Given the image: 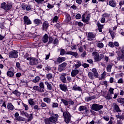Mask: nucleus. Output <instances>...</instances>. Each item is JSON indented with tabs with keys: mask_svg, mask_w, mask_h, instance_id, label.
Masks as SVG:
<instances>
[{
	"mask_svg": "<svg viewBox=\"0 0 124 124\" xmlns=\"http://www.w3.org/2000/svg\"><path fill=\"white\" fill-rule=\"evenodd\" d=\"M49 114L51 117H49V121L50 123L52 124H57L58 119H59V115L58 114H55L53 111H50Z\"/></svg>",
	"mask_w": 124,
	"mask_h": 124,
	"instance_id": "obj_1",
	"label": "nucleus"
},
{
	"mask_svg": "<svg viewBox=\"0 0 124 124\" xmlns=\"http://www.w3.org/2000/svg\"><path fill=\"white\" fill-rule=\"evenodd\" d=\"M71 55V56H74V57H77L78 56V53L76 52H72V51H68L66 52L65 50L63 49H61L60 50V55L61 56H63L64 55Z\"/></svg>",
	"mask_w": 124,
	"mask_h": 124,
	"instance_id": "obj_2",
	"label": "nucleus"
},
{
	"mask_svg": "<svg viewBox=\"0 0 124 124\" xmlns=\"http://www.w3.org/2000/svg\"><path fill=\"white\" fill-rule=\"evenodd\" d=\"M91 109L93 111H95V112H97V111L103 109V106L98 104H93L91 107Z\"/></svg>",
	"mask_w": 124,
	"mask_h": 124,
	"instance_id": "obj_3",
	"label": "nucleus"
},
{
	"mask_svg": "<svg viewBox=\"0 0 124 124\" xmlns=\"http://www.w3.org/2000/svg\"><path fill=\"white\" fill-rule=\"evenodd\" d=\"M1 7L5 10V11L8 12L12 8V5L10 3L6 4V3L4 2L1 4Z\"/></svg>",
	"mask_w": 124,
	"mask_h": 124,
	"instance_id": "obj_4",
	"label": "nucleus"
},
{
	"mask_svg": "<svg viewBox=\"0 0 124 124\" xmlns=\"http://www.w3.org/2000/svg\"><path fill=\"white\" fill-rule=\"evenodd\" d=\"M20 115L21 116H25L26 118H28V122H30V121H31L32 119H33V117H32V114H29L28 112H25L24 110L20 111Z\"/></svg>",
	"mask_w": 124,
	"mask_h": 124,
	"instance_id": "obj_5",
	"label": "nucleus"
},
{
	"mask_svg": "<svg viewBox=\"0 0 124 124\" xmlns=\"http://www.w3.org/2000/svg\"><path fill=\"white\" fill-rule=\"evenodd\" d=\"M63 116L64 118L65 122L66 124H69L70 123V114L69 112L65 111L63 112Z\"/></svg>",
	"mask_w": 124,
	"mask_h": 124,
	"instance_id": "obj_6",
	"label": "nucleus"
},
{
	"mask_svg": "<svg viewBox=\"0 0 124 124\" xmlns=\"http://www.w3.org/2000/svg\"><path fill=\"white\" fill-rule=\"evenodd\" d=\"M61 101L62 102L64 105H65V106H68V105H73L74 104V102L73 101L72 99L70 98H69L68 100L62 99Z\"/></svg>",
	"mask_w": 124,
	"mask_h": 124,
	"instance_id": "obj_7",
	"label": "nucleus"
},
{
	"mask_svg": "<svg viewBox=\"0 0 124 124\" xmlns=\"http://www.w3.org/2000/svg\"><path fill=\"white\" fill-rule=\"evenodd\" d=\"M29 64L30 65H36L38 64V62H39V61H38V59L31 57L29 59Z\"/></svg>",
	"mask_w": 124,
	"mask_h": 124,
	"instance_id": "obj_8",
	"label": "nucleus"
},
{
	"mask_svg": "<svg viewBox=\"0 0 124 124\" xmlns=\"http://www.w3.org/2000/svg\"><path fill=\"white\" fill-rule=\"evenodd\" d=\"M67 66V63L65 62L62 63L58 66V71H59V72H62V71H63V70H65V68H66Z\"/></svg>",
	"mask_w": 124,
	"mask_h": 124,
	"instance_id": "obj_9",
	"label": "nucleus"
},
{
	"mask_svg": "<svg viewBox=\"0 0 124 124\" xmlns=\"http://www.w3.org/2000/svg\"><path fill=\"white\" fill-rule=\"evenodd\" d=\"M9 58H13L14 59H16L18 58V51L16 50H13L10 52L9 55Z\"/></svg>",
	"mask_w": 124,
	"mask_h": 124,
	"instance_id": "obj_10",
	"label": "nucleus"
},
{
	"mask_svg": "<svg viewBox=\"0 0 124 124\" xmlns=\"http://www.w3.org/2000/svg\"><path fill=\"white\" fill-rule=\"evenodd\" d=\"M95 34L92 32H89L88 34L87 40L89 41H93V40H95Z\"/></svg>",
	"mask_w": 124,
	"mask_h": 124,
	"instance_id": "obj_11",
	"label": "nucleus"
},
{
	"mask_svg": "<svg viewBox=\"0 0 124 124\" xmlns=\"http://www.w3.org/2000/svg\"><path fill=\"white\" fill-rule=\"evenodd\" d=\"M78 111L80 112H83L84 114H86V113H88L89 109H88V108L86 106H80L78 108Z\"/></svg>",
	"mask_w": 124,
	"mask_h": 124,
	"instance_id": "obj_12",
	"label": "nucleus"
},
{
	"mask_svg": "<svg viewBox=\"0 0 124 124\" xmlns=\"http://www.w3.org/2000/svg\"><path fill=\"white\" fill-rule=\"evenodd\" d=\"M112 108H113V110L117 113H120V112H122V110H121L120 109V107L116 103H114L112 104Z\"/></svg>",
	"mask_w": 124,
	"mask_h": 124,
	"instance_id": "obj_13",
	"label": "nucleus"
},
{
	"mask_svg": "<svg viewBox=\"0 0 124 124\" xmlns=\"http://www.w3.org/2000/svg\"><path fill=\"white\" fill-rule=\"evenodd\" d=\"M92 55L93 56L95 62H100L101 59L99 58V53L98 52L96 51L93 52Z\"/></svg>",
	"mask_w": 124,
	"mask_h": 124,
	"instance_id": "obj_14",
	"label": "nucleus"
},
{
	"mask_svg": "<svg viewBox=\"0 0 124 124\" xmlns=\"http://www.w3.org/2000/svg\"><path fill=\"white\" fill-rule=\"evenodd\" d=\"M23 21L24 24H26V25H31L32 24L31 20L29 18V16H24Z\"/></svg>",
	"mask_w": 124,
	"mask_h": 124,
	"instance_id": "obj_15",
	"label": "nucleus"
},
{
	"mask_svg": "<svg viewBox=\"0 0 124 124\" xmlns=\"http://www.w3.org/2000/svg\"><path fill=\"white\" fill-rule=\"evenodd\" d=\"M49 27V23L48 21H44L42 25V30L43 31H46L48 30V28Z\"/></svg>",
	"mask_w": 124,
	"mask_h": 124,
	"instance_id": "obj_16",
	"label": "nucleus"
},
{
	"mask_svg": "<svg viewBox=\"0 0 124 124\" xmlns=\"http://www.w3.org/2000/svg\"><path fill=\"white\" fill-rule=\"evenodd\" d=\"M82 21L84 23H88L89 21H90V18H91V16L89 15H85V14H83L82 16Z\"/></svg>",
	"mask_w": 124,
	"mask_h": 124,
	"instance_id": "obj_17",
	"label": "nucleus"
},
{
	"mask_svg": "<svg viewBox=\"0 0 124 124\" xmlns=\"http://www.w3.org/2000/svg\"><path fill=\"white\" fill-rule=\"evenodd\" d=\"M33 24L35 25V26H41L42 24V21L41 20L38 19V18H36L33 20Z\"/></svg>",
	"mask_w": 124,
	"mask_h": 124,
	"instance_id": "obj_18",
	"label": "nucleus"
},
{
	"mask_svg": "<svg viewBox=\"0 0 124 124\" xmlns=\"http://www.w3.org/2000/svg\"><path fill=\"white\" fill-rule=\"evenodd\" d=\"M39 87L40 89V90H38V92L40 93H44V92H45V86L43 82H41L39 83Z\"/></svg>",
	"mask_w": 124,
	"mask_h": 124,
	"instance_id": "obj_19",
	"label": "nucleus"
},
{
	"mask_svg": "<svg viewBox=\"0 0 124 124\" xmlns=\"http://www.w3.org/2000/svg\"><path fill=\"white\" fill-rule=\"evenodd\" d=\"M60 90L62 91V92H67V86L65 84H60L59 85Z\"/></svg>",
	"mask_w": 124,
	"mask_h": 124,
	"instance_id": "obj_20",
	"label": "nucleus"
},
{
	"mask_svg": "<svg viewBox=\"0 0 124 124\" xmlns=\"http://www.w3.org/2000/svg\"><path fill=\"white\" fill-rule=\"evenodd\" d=\"M78 73H79L78 70H77L76 69L72 71L71 75L72 77H75V76H76V75H77Z\"/></svg>",
	"mask_w": 124,
	"mask_h": 124,
	"instance_id": "obj_21",
	"label": "nucleus"
},
{
	"mask_svg": "<svg viewBox=\"0 0 124 124\" xmlns=\"http://www.w3.org/2000/svg\"><path fill=\"white\" fill-rule=\"evenodd\" d=\"M114 65V63H110L107 65V71L108 72H111V70Z\"/></svg>",
	"mask_w": 124,
	"mask_h": 124,
	"instance_id": "obj_22",
	"label": "nucleus"
},
{
	"mask_svg": "<svg viewBox=\"0 0 124 124\" xmlns=\"http://www.w3.org/2000/svg\"><path fill=\"white\" fill-rule=\"evenodd\" d=\"M82 65V62H81L80 61L78 60L76 61V63L75 65V69H77L78 68H79L80 66Z\"/></svg>",
	"mask_w": 124,
	"mask_h": 124,
	"instance_id": "obj_23",
	"label": "nucleus"
},
{
	"mask_svg": "<svg viewBox=\"0 0 124 124\" xmlns=\"http://www.w3.org/2000/svg\"><path fill=\"white\" fill-rule=\"evenodd\" d=\"M66 18L65 19V23H69L70 22V20H71V17L70 16V15L68 14H65Z\"/></svg>",
	"mask_w": 124,
	"mask_h": 124,
	"instance_id": "obj_24",
	"label": "nucleus"
},
{
	"mask_svg": "<svg viewBox=\"0 0 124 124\" xmlns=\"http://www.w3.org/2000/svg\"><path fill=\"white\" fill-rule=\"evenodd\" d=\"M92 72H93V73L94 74V77L95 78H98V76H99L98 72H97V70H96V69L93 68L92 69Z\"/></svg>",
	"mask_w": 124,
	"mask_h": 124,
	"instance_id": "obj_25",
	"label": "nucleus"
},
{
	"mask_svg": "<svg viewBox=\"0 0 124 124\" xmlns=\"http://www.w3.org/2000/svg\"><path fill=\"white\" fill-rule=\"evenodd\" d=\"M7 109L9 110H14L15 109V107L11 103H8L7 104Z\"/></svg>",
	"mask_w": 124,
	"mask_h": 124,
	"instance_id": "obj_26",
	"label": "nucleus"
},
{
	"mask_svg": "<svg viewBox=\"0 0 124 124\" xmlns=\"http://www.w3.org/2000/svg\"><path fill=\"white\" fill-rule=\"evenodd\" d=\"M48 39H49V37L48 36V34H46L43 37V42L44 43H46L48 42Z\"/></svg>",
	"mask_w": 124,
	"mask_h": 124,
	"instance_id": "obj_27",
	"label": "nucleus"
},
{
	"mask_svg": "<svg viewBox=\"0 0 124 124\" xmlns=\"http://www.w3.org/2000/svg\"><path fill=\"white\" fill-rule=\"evenodd\" d=\"M60 79L61 81H62V82L63 83V84H65V83H67V81H66V78H65V77H64V75H62L60 77Z\"/></svg>",
	"mask_w": 124,
	"mask_h": 124,
	"instance_id": "obj_28",
	"label": "nucleus"
},
{
	"mask_svg": "<svg viewBox=\"0 0 124 124\" xmlns=\"http://www.w3.org/2000/svg\"><path fill=\"white\" fill-rule=\"evenodd\" d=\"M45 85L47 86V90L51 91L53 89L52 87V85L49 83L48 81H46L45 82Z\"/></svg>",
	"mask_w": 124,
	"mask_h": 124,
	"instance_id": "obj_29",
	"label": "nucleus"
},
{
	"mask_svg": "<svg viewBox=\"0 0 124 124\" xmlns=\"http://www.w3.org/2000/svg\"><path fill=\"white\" fill-rule=\"evenodd\" d=\"M109 5L110 6H111L112 7H116L117 6V4H116V2H115L114 0H110L108 3Z\"/></svg>",
	"mask_w": 124,
	"mask_h": 124,
	"instance_id": "obj_30",
	"label": "nucleus"
},
{
	"mask_svg": "<svg viewBox=\"0 0 124 124\" xmlns=\"http://www.w3.org/2000/svg\"><path fill=\"white\" fill-rule=\"evenodd\" d=\"M28 103L31 106H33L35 105V102L33 101V99L32 98H30L28 100Z\"/></svg>",
	"mask_w": 124,
	"mask_h": 124,
	"instance_id": "obj_31",
	"label": "nucleus"
},
{
	"mask_svg": "<svg viewBox=\"0 0 124 124\" xmlns=\"http://www.w3.org/2000/svg\"><path fill=\"white\" fill-rule=\"evenodd\" d=\"M66 60V58L65 57H59L57 59V62H59L60 63L62 62H64Z\"/></svg>",
	"mask_w": 124,
	"mask_h": 124,
	"instance_id": "obj_32",
	"label": "nucleus"
},
{
	"mask_svg": "<svg viewBox=\"0 0 124 124\" xmlns=\"http://www.w3.org/2000/svg\"><path fill=\"white\" fill-rule=\"evenodd\" d=\"M97 27L98 29V31L100 32H102V29H103V25L100 24V23H97Z\"/></svg>",
	"mask_w": 124,
	"mask_h": 124,
	"instance_id": "obj_33",
	"label": "nucleus"
},
{
	"mask_svg": "<svg viewBox=\"0 0 124 124\" xmlns=\"http://www.w3.org/2000/svg\"><path fill=\"white\" fill-rule=\"evenodd\" d=\"M44 102H46L47 104H50L51 103V99L48 97H45L43 99Z\"/></svg>",
	"mask_w": 124,
	"mask_h": 124,
	"instance_id": "obj_34",
	"label": "nucleus"
},
{
	"mask_svg": "<svg viewBox=\"0 0 124 124\" xmlns=\"http://www.w3.org/2000/svg\"><path fill=\"white\" fill-rule=\"evenodd\" d=\"M94 98H95V96L88 97L85 98V101L88 102L89 101H91V100H93V99H94Z\"/></svg>",
	"mask_w": 124,
	"mask_h": 124,
	"instance_id": "obj_35",
	"label": "nucleus"
},
{
	"mask_svg": "<svg viewBox=\"0 0 124 124\" xmlns=\"http://www.w3.org/2000/svg\"><path fill=\"white\" fill-rule=\"evenodd\" d=\"M96 46L98 47V48H103L104 47V44H103L102 43H100V42L99 41L97 43Z\"/></svg>",
	"mask_w": 124,
	"mask_h": 124,
	"instance_id": "obj_36",
	"label": "nucleus"
},
{
	"mask_svg": "<svg viewBox=\"0 0 124 124\" xmlns=\"http://www.w3.org/2000/svg\"><path fill=\"white\" fill-rule=\"evenodd\" d=\"M16 121H17V122H24L25 121V118L19 116L18 117L15 118Z\"/></svg>",
	"mask_w": 124,
	"mask_h": 124,
	"instance_id": "obj_37",
	"label": "nucleus"
},
{
	"mask_svg": "<svg viewBox=\"0 0 124 124\" xmlns=\"http://www.w3.org/2000/svg\"><path fill=\"white\" fill-rule=\"evenodd\" d=\"M13 93L15 94V95H16V96L17 97H19V96L21 95V93L17 90H15V91L13 92Z\"/></svg>",
	"mask_w": 124,
	"mask_h": 124,
	"instance_id": "obj_38",
	"label": "nucleus"
},
{
	"mask_svg": "<svg viewBox=\"0 0 124 124\" xmlns=\"http://www.w3.org/2000/svg\"><path fill=\"white\" fill-rule=\"evenodd\" d=\"M7 75L9 76V77H13V76H14V73L11 71H9L7 72Z\"/></svg>",
	"mask_w": 124,
	"mask_h": 124,
	"instance_id": "obj_39",
	"label": "nucleus"
},
{
	"mask_svg": "<svg viewBox=\"0 0 124 124\" xmlns=\"http://www.w3.org/2000/svg\"><path fill=\"white\" fill-rule=\"evenodd\" d=\"M73 90L74 91H78V92H81V87L79 86H73Z\"/></svg>",
	"mask_w": 124,
	"mask_h": 124,
	"instance_id": "obj_40",
	"label": "nucleus"
},
{
	"mask_svg": "<svg viewBox=\"0 0 124 124\" xmlns=\"http://www.w3.org/2000/svg\"><path fill=\"white\" fill-rule=\"evenodd\" d=\"M24 60H27V61H29L31 59V57H30V55L28 53H26L23 56Z\"/></svg>",
	"mask_w": 124,
	"mask_h": 124,
	"instance_id": "obj_41",
	"label": "nucleus"
},
{
	"mask_svg": "<svg viewBox=\"0 0 124 124\" xmlns=\"http://www.w3.org/2000/svg\"><path fill=\"white\" fill-rule=\"evenodd\" d=\"M117 102L118 103H121V104H124V98H119L118 99H117Z\"/></svg>",
	"mask_w": 124,
	"mask_h": 124,
	"instance_id": "obj_42",
	"label": "nucleus"
},
{
	"mask_svg": "<svg viewBox=\"0 0 124 124\" xmlns=\"http://www.w3.org/2000/svg\"><path fill=\"white\" fill-rule=\"evenodd\" d=\"M40 80V78L39 76L36 77L34 79H33V82L34 83H38V82H39V80Z\"/></svg>",
	"mask_w": 124,
	"mask_h": 124,
	"instance_id": "obj_43",
	"label": "nucleus"
},
{
	"mask_svg": "<svg viewBox=\"0 0 124 124\" xmlns=\"http://www.w3.org/2000/svg\"><path fill=\"white\" fill-rule=\"evenodd\" d=\"M114 120L115 118H114L113 117H110L109 118V121H108V124H113L114 122L113 121H114Z\"/></svg>",
	"mask_w": 124,
	"mask_h": 124,
	"instance_id": "obj_44",
	"label": "nucleus"
},
{
	"mask_svg": "<svg viewBox=\"0 0 124 124\" xmlns=\"http://www.w3.org/2000/svg\"><path fill=\"white\" fill-rule=\"evenodd\" d=\"M54 42V38H53V37H49L48 38V43L47 44L49 45V44H53Z\"/></svg>",
	"mask_w": 124,
	"mask_h": 124,
	"instance_id": "obj_45",
	"label": "nucleus"
},
{
	"mask_svg": "<svg viewBox=\"0 0 124 124\" xmlns=\"http://www.w3.org/2000/svg\"><path fill=\"white\" fill-rule=\"evenodd\" d=\"M117 119H120V120H124V113H122L121 115H116Z\"/></svg>",
	"mask_w": 124,
	"mask_h": 124,
	"instance_id": "obj_46",
	"label": "nucleus"
},
{
	"mask_svg": "<svg viewBox=\"0 0 124 124\" xmlns=\"http://www.w3.org/2000/svg\"><path fill=\"white\" fill-rule=\"evenodd\" d=\"M88 77L91 80H93V74L92 72L88 73Z\"/></svg>",
	"mask_w": 124,
	"mask_h": 124,
	"instance_id": "obj_47",
	"label": "nucleus"
},
{
	"mask_svg": "<svg viewBox=\"0 0 124 124\" xmlns=\"http://www.w3.org/2000/svg\"><path fill=\"white\" fill-rule=\"evenodd\" d=\"M106 99L110 100L112 99V94H110V93H108L107 96H105Z\"/></svg>",
	"mask_w": 124,
	"mask_h": 124,
	"instance_id": "obj_48",
	"label": "nucleus"
},
{
	"mask_svg": "<svg viewBox=\"0 0 124 124\" xmlns=\"http://www.w3.org/2000/svg\"><path fill=\"white\" fill-rule=\"evenodd\" d=\"M109 32L110 33V35H111V36L112 39H114V38H115V36L116 35V33H115V32H114L113 31H109Z\"/></svg>",
	"mask_w": 124,
	"mask_h": 124,
	"instance_id": "obj_49",
	"label": "nucleus"
},
{
	"mask_svg": "<svg viewBox=\"0 0 124 124\" xmlns=\"http://www.w3.org/2000/svg\"><path fill=\"white\" fill-rule=\"evenodd\" d=\"M47 8H48V9H52V8H54V4L52 5L49 3H47Z\"/></svg>",
	"mask_w": 124,
	"mask_h": 124,
	"instance_id": "obj_50",
	"label": "nucleus"
},
{
	"mask_svg": "<svg viewBox=\"0 0 124 124\" xmlns=\"http://www.w3.org/2000/svg\"><path fill=\"white\" fill-rule=\"evenodd\" d=\"M22 105L24 107V109L25 111H28L29 110V106L27 104L22 103Z\"/></svg>",
	"mask_w": 124,
	"mask_h": 124,
	"instance_id": "obj_51",
	"label": "nucleus"
},
{
	"mask_svg": "<svg viewBox=\"0 0 124 124\" xmlns=\"http://www.w3.org/2000/svg\"><path fill=\"white\" fill-rule=\"evenodd\" d=\"M46 76L47 79H48V80H49V79H52V78H53V75H52V74L51 73L46 74Z\"/></svg>",
	"mask_w": 124,
	"mask_h": 124,
	"instance_id": "obj_52",
	"label": "nucleus"
},
{
	"mask_svg": "<svg viewBox=\"0 0 124 124\" xmlns=\"http://www.w3.org/2000/svg\"><path fill=\"white\" fill-rule=\"evenodd\" d=\"M58 19L59 17H58V16H55L52 20L53 23H57Z\"/></svg>",
	"mask_w": 124,
	"mask_h": 124,
	"instance_id": "obj_53",
	"label": "nucleus"
},
{
	"mask_svg": "<svg viewBox=\"0 0 124 124\" xmlns=\"http://www.w3.org/2000/svg\"><path fill=\"white\" fill-rule=\"evenodd\" d=\"M52 108H57V107H59V104L57 103H53L52 105Z\"/></svg>",
	"mask_w": 124,
	"mask_h": 124,
	"instance_id": "obj_54",
	"label": "nucleus"
},
{
	"mask_svg": "<svg viewBox=\"0 0 124 124\" xmlns=\"http://www.w3.org/2000/svg\"><path fill=\"white\" fill-rule=\"evenodd\" d=\"M53 44H54V45H58V44H59V40L57 38L54 39Z\"/></svg>",
	"mask_w": 124,
	"mask_h": 124,
	"instance_id": "obj_55",
	"label": "nucleus"
},
{
	"mask_svg": "<svg viewBox=\"0 0 124 124\" xmlns=\"http://www.w3.org/2000/svg\"><path fill=\"white\" fill-rule=\"evenodd\" d=\"M108 46L111 48H114L115 47V46L114 45V43L112 42H109L108 43Z\"/></svg>",
	"mask_w": 124,
	"mask_h": 124,
	"instance_id": "obj_56",
	"label": "nucleus"
},
{
	"mask_svg": "<svg viewBox=\"0 0 124 124\" xmlns=\"http://www.w3.org/2000/svg\"><path fill=\"white\" fill-rule=\"evenodd\" d=\"M105 76H106V72L104 71L101 75V79H104V78H105Z\"/></svg>",
	"mask_w": 124,
	"mask_h": 124,
	"instance_id": "obj_57",
	"label": "nucleus"
},
{
	"mask_svg": "<svg viewBox=\"0 0 124 124\" xmlns=\"http://www.w3.org/2000/svg\"><path fill=\"white\" fill-rule=\"evenodd\" d=\"M110 94H114V88H110L108 90Z\"/></svg>",
	"mask_w": 124,
	"mask_h": 124,
	"instance_id": "obj_58",
	"label": "nucleus"
},
{
	"mask_svg": "<svg viewBox=\"0 0 124 124\" xmlns=\"http://www.w3.org/2000/svg\"><path fill=\"white\" fill-rule=\"evenodd\" d=\"M33 90H34V91H39L40 90L39 87H38V86H34L32 87Z\"/></svg>",
	"mask_w": 124,
	"mask_h": 124,
	"instance_id": "obj_59",
	"label": "nucleus"
},
{
	"mask_svg": "<svg viewBox=\"0 0 124 124\" xmlns=\"http://www.w3.org/2000/svg\"><path fill=\"white\" fill-rule=\"evenodd\" d=\"M31 10V5H28L26 6V10H27V11H29V10Z\"/></svg>",
	"mask_w": 124,
	"mask_h": 124,
	"instance_id": "obj_60",
	"label": "nucleus"
},
{
	"mask_svg": "<svg viewBox=\"0 0 124 124\" xmlns=\"http://www.w3.org/2000/svg\"><path fill=\"white\" fill-rule=\"evenodd\" d=\"M103 119L105 120V121H106V122H109V120H110L109 116H104Z\"/></svg>",
	"mask_w": 124,
	"mask_h": 124,
	"instance_id": "obj_61",
	"label": "nucleus"
},
{
	"mask_svg": "<svg viewBox=\"0 0 124 124\" xmlns=\"http://www.w3.org/2000/svg\"><path fill=\"white\" fill-rule=\"evenodd\" d=\"M121 52L122 54L120 57V59H122V60H123V61L124 62V50H121Z\"/></svg>",
	"mask_w": 124,
	"mask_h": 124,
	"instance_id": "obj_62",
	"label": "nucleus"
},
{
	"mask_svg": "<svg viewBox=\"0 0 124 124\" xmlns=\"http://www.w3.org/2000/svg\"><path fill=\"white\" fill-rule=\"evenodd\" d=\"M76 18L77 20H79V19H81V14H78L76 16Z\"/></svg>",
	"mask_w": 124,
	"mask_h": 124,
	"instance_id": "obj_63",
	"label": "nucleus"
},
{
	"mask_svg": "<svg viewBox=\"0 0 124 124\" xmlns=\"http://www.w3.org/2000/svg\"><path fill=\"white\" fill-rule=\"evenodd\" d=\"M117 124H123V121H122V120H117L116 122Z\"/></svg>",
	"mask_w": 124,
	"mask_h": 124,
	"instance_id": "obj_64",
	"label": "nucleus"
}]
</instances>
